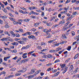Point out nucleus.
<instances>
[{"mask_svg": "<svg viewBox=\"0 0 79 79\" xmlns=\"http://www.w3.org/2000/svg\"><path fill=\"white\" fill-rule=\"evenodd\" d=\"M71 46H69L67 50L69 51H70L71 50Z\"/></svg>", "mask_w": 79, "mask_h": 79, "instance_id": "obj_26", "label": "nucleus"}, {"mask_svg": "<svg viewBox=\"0 0 79 79\" xmlns=\"http://www.w3.org/2000/svg\"><path fill=\"white\" fill-rule=\"evenodd\" d=\"M35 70H36V69H35V68L33 69H31V72L30 73V74H34V73H35Z\"/></svg>", "mask_w": 79, "mask_h": 79, "instance_id": "obj_2", "label": "nucleus"}, {"mask_svg": "<svg viewBox=\"0 0 79 79\" xmlns=\"http://www.w3.org/2000/svg\"><path fill=\"white\" fill-rule=\"evenodd\" d=\"M67 69H68V67L65 68V70L63 71V74L65 73L66 71H67Z\"/></svg>", "mask_w": 79, "mask_h": 79, "instance_id": "obj_15", "label": "nucleus"}, {"mask_svg": "<svg viewBox=\"0 0 79 79\" xmlns=\"http://www.w3.org/2000/svg\"><path fill=\"white\" fill-rule=\"evenodd\" d=\"M39 25V23H34V26L35 27H37Z\"/></svg>", "mask_w": 79, "mask_h": 79, "instance_id": "obj_17", "label": "nucleus"}, {"mask_svg": "<svg viewBox=\"0 0 79 79\" xmlns=\"http://www.w3.org/2000/svg\"><path fill=\"white\" fill-rule=\"evenodd\" d=\"M15 36H16V37H20V35H19V34L17 33L16 34Z\"/></svg>", "mask_w": 79, "mask_h": 79, "instance_id": "obj_25", "label": "nucleus"}, {"mask_svg": "<svg viewBox=\"0 0 79 79\" xmlns=\"http://www.w3.org/2000/svg\"><path fill=\"white\" fill-rule=\"evenodd\" d=\"M23 73H24V72H25L27 70V69H23Z\"/></svg>", "mask_w": 79, "mask_h": 79, "instance_id": "obj_63", "label": "nucleus"}, {"mask_svg": "<svg viewBox=\"0 0 79 79\" xmlns=\"http://www.w3.org/2000/svg\"><path fill=\"white\" fill-rule=\"evenodd\" d=\"M11 44L12 45H18V43H17V42H14L12 43H11Z\"/></svg>", "mask_w": 79, "mask_h": 79, "instance_id": "obj_9", "label": "nucleus"}, {"mask_svg": "<svg viewBox=\"0 0 79 79\" xmlns=\"http://www.w3.org/2000/svg\"><path fill=\"white\" fill-rule=\"evenodd\" d=\"M51 20L53 21V19H55V17H52L51 18Z\"/></svg>", "mask_w": 79, "mask_h": 79, "instance_id": "obj_52", "label": "nucleus"}, {"mask_svg": "<svg viewBox=\"0 0 79 79\" xmlns=\"http://www.w3.org/2000/svg\"><path fill=\"white\" fill-rule=\"evenodd\" d=\"M73 65H72L70 66V68H69V71H73Z\"/></svg>", "mask_w": 79, "mask_h": 79, "instance_id": "obj_5", "label": "nucleus"}, {"mask_svg": "<svg viewBox=\"0 0 79 79\" xmlns=\"http://www.w3.org/2000/svg\"><path fill=\"white\" fill-rule=\"evenodd\" d=\"M51 65H52V64L51 63H49L48 64H46V66H50Z\"/></svg>", "mask_w": 79, "mask_h": 79, "instance_id": "obj_58", "label": "nucleus"}, {"mask_svg": "<svg viewBox=\"0 0 79 79\" xmlns=\"http://www.w3.org/2000/svg\"><path fill=\"white\" fill-rule=\"evenodd\" d=\"M21 40H23V41L26 42V41L28 40V39L26 38H22Z\"/></svg>", "mask_w": 79, "mask_h": 79, "instance_id": "obj_4", "label": "nucleus"}, {"mask_svg": "<svg viewBox=\"0 0 79 79\" xmlns=\"http://www.w3.org/2000/svg\"><path fill=\"white\" fill-rule=\"evenodd\" d=\"M31 33L29 32H27V34H28V35H31Z\"/></svg>", "mask_w": 79, "mask_h": 79, "instance_id": "obj_61", "label": "nucleus"}, {"mask_svg": "<svg viewBox=\"0 0 79 79\" xmlns=\"http://www.w3.org/2000/svg\"><path fill=\"white\" fill-rule=\"evenodd\" d=\"M66 20L68 22L70 21L71 20V19L70 17H69V18H67Z\"/></svg>", "mask_w": 79, "mask_h": 79, "instance_id": "obj_14", "label": "nucleus"}, {"mask_svg": "<svg viewBox=\"0 0 79 79\" xmlns=\"http://www.w3.org/2000/svg\"><path fill=\"white\" fill-rule=\"evenodd\" d=\"M34 51H31L30 52H29L28 53V54H32V53H34Z\"/></svg>", "mask_w": 79, "mask_h": 79, "instance_id": "obj_55", "label": "nucleus"}, {"mask_svg": "<svg viewBox=\"0 0 79 79\" xmlns=\"http://www.w3.org/2000/svg\"><path fill=\"white\" fill-rule=\"evenodd\" d=\"M47 44L45 43H44L43 42L41 43V45H46Z\"/></svg>", "mask_w": 79, "mask_h": 79, "instance_id": "obj_42", "label": "nucleus"}, {"mask_svg": "<svg viewBox=\"0 0 79 79\" xmlns=\"http://www.w3.org/2000/svg\"><path fill=\"white\" fill-rule=\"evenodd\" d=\"M60 45V43H57V44H54V47H56V46H58V45Z\"/></svg>", "mask_w": 79, "mask_h": 79, "instance_id": "obj_27", "label": "nucleus"}, {"mask_svg": "<svg viewBox=\"0 0 79 79\" xmlns=\"http://www.w3.org/2000/svg\"><path fill=\"white\" fill-rule=\"evenodd\" d=\"M79 10V7H76L75 8V10Z\"/></svg>", "mask_w": 79, "mask_h": 79, "instance_id": "obj_49", "label": "nucleus"}, {"mask_svg": "<svg viewBox=\"0 0 79 79\" xmlns=\"http://www.w3.org/2000/svg\"><path fill=\"white\" fill-rule=\"evenodd\" d=\"M28 38H29V39H35V37L34 36L31 35V36H29Z\"/></svg>", "mask_w": 79, "mask_h": 79, "instance_id": "obj_6", "label": "nucleus"}, {"mask_svg": "<svg viewBox=\"0 0 79 79\" xmlns=\"http://www.w3.org/2000/svg\"><path fill=\"white\" fill-rule=\"evenodd\" d=\"M30 47V46L29 45H27L25 47L26 49H27V48H29Z\"/></svg>", "mask_w": 79, "mask_h": 79, "instance_id": "obj_36", "label": "nucleus"}, {"mask_svg": "<svg viewBox=\"0 0 79 79\" xmlns=\"http://www.w3.org/2000/svg\"><path fill=\"white\" fill-rule=\"evenodd\" d=\"M18 58V57L17 56H16L15 57L13 58V60H16Z\"/></svg>", "mask_w": 79, "mask_h": 79, "instance_id": "obj_48", "label": "nucleus"}, {"mask_svg": "<svg viewBox=\"0 0 79 79\" xmlns=\"http://www.w3.org/2000/svg\"><path fill=\"white\" fill-rule=\"evenodd\" d=\"M32 77H34V75H31V76H29L28 77V79H32Z\"/></svg>", "mask_w": 79, "mask_h": 79, "instance_id": "obj_16", "label": "nucleus"}, {"mask_svg": "<svg viewBox=\"0 0 79 79\" xmlns=\"http://www.w3.org/2000/svg\"><path fill=\"white\" fill-rule=\"evenodd\" d=\"M19 31H20L21 32H23V30L21 29H19Z\"/></svg>", "mask_w": 79, "mask_h": 79, "instance_id": "obj_34", "label": "nucleus"}, {"mask_svg": "<svg viewBox=\"0 0 79 79\" xmlns=\"http://www.w3.org/2000/svg\"><path fill=\"white\" fill-rule=\"evenodd\" d=\"M21 73H16L15 75V76H20V75H21Z\"/></svg>", "mask_w": 79, "mask_h": 79, "instance_id": "obj_21", "label": "nucleus"}, {"mask_svg": "<svg viewBox=\"0 0 79 79\" xmlns=\"http://www.w3.org/2000/svg\"><path fill=\"white\" fill-rule=\"evenodd\" d=\"M46 25L47 26H52V24H51V23H47Z\"/></svg>", "mask_w": 79, "mask_h": 79, "instance_id": "obj_22", "label": "nucleus"}, {"mask_svg": "<svg viewBox=\"0 0 79 79\" xmlns=\"http://www.w3.org/2000/svg\"><path fill=\"white\" fill-rule=\"evenodd\" d=\"M9 15L11 17H14V16L11 14V13H9Z\"/></svg>", "mask_w": 79, "mask_h": 79, "instance_id": "obj_62", "label": "nucleus"}, {"mask_svg": "<svg viewBox=\"0 0 79 79\" xmlns=\"http://www.w3.org/2000/svg\"><path fill=\"white\" fill-rule=\"evenodd\" d=\"M1 74H5L6 72H2L1 73Z\"/></svg>", "mask_w": 79, "mask_h": 79, "instance_id": "obj_38", "label": "nucleus"}, {"mask_svg": "<svg viewBox=\"0 0 79 79\" xmlns=\"http://www.w3.org/2000/svg\"><path fill=\"white\" fill-rule=\"evenodd\" d=\"M1 40H2V41H5V40H6L7 41V38H3V39H1Z\"/></svg>", "mask_w": 79, "mask_h": 79, "instance_id": "obj_13", "label": "nucleus"}, {"mask_svg": "<svg viewBox=\"0 0 79 79\" xmlns=\"http://www.w3.org/2000/svg\"><path fill=\"white\" fill-rule=\"evenodd\" d=\"M64 10H65V11H66V12H67V8L66 7H64Z\"/></svg>", "mask_w": 79, "mask_h": 79, "instance_id": "obj_60", "label": "nucleus"}, {"mask_svg": "<svg viewBox=\"0 0 79 79\" xmlns=\"http://www.w3.org/2000/svg\"><path fill=\"white\" fill-rule=\"evenodd\" d=\"M41 9L43 11H44V10H45V9L44 8V6H43V7H41Z\"/></svg>", "mask_w": 79, "mask_h": 79, "instance_id": "obj_51", "label": "nucleus"}, {"mask_svg": "<svg viewBox=\"0 0 79 79\" xmlns=\"http://www.w3.org/2000/svg\"><path fill=\"white\" fill-rule=\"evenodd\" d=\"M75 39H77V42L79 41V35L76 36L75 38Z\"/></svg>", "mask_w": 79, "mask_h": 79, "instance_id": "obj_12", "label": "nucleus"}, {"mask_svg": "<svg viewBox=\"0 0 79 79\" xmlns=\"http://www.w3.org/2000/svg\"><path fill=\"white\" fill-rule=\"evenodd\" d=\"M42 57L44 58H53V56L51 55V54H48L47 55H44Z\"/></svg>", "mask_w": 79, "mask_h": 79, "instance_id": "obj_1", "label": "nucleus"}, {"mask_svg": "<svg viewBox=\"0 0 79 79\" xmlns=\"http://www.w3.org/2000/svg\"><path fill=\"white\" fill-rule=\"evenodd\" d=\"M51 31V30L50 29L49 30H47L46 33H48V32H50Z\"/></svg>", "mask_w": 79, "mask_h": 79, "instance_id": "obj_57", "label": "nucleus"}, {"mask_svg": "<svg viewBox=\"0 0 79 79\" xmlns=\"http://www.w3.org/2000/svg\"><path fill=\"white\" fill-rule=\"evenodd\" d=\"M60 50H61V48H56V52H57V51H60Z\"/></svg>", "mask_w": 79, "mask_h": 79, "instance_id": "obj_19", "label": "nucleus"}, {"mask_svg": "<svg viewBox=\"0 0 79 79\" xmlns=\"http://www.w3.org/2000/svg\"><path fill=\"white\" fill-rule=\"evenodd\" d=\"M61 37L62 39H66L67 37L66 36V35H65L64 34L62 35Z\"/></svg>", "mask_w": 79, "mask_h": 79, "instance_id": "obj_18", "label": "nucleus"}, {"mask_svg": "<svg viewBox=\"0 0 79 79\" xmlns=\"http://www.w3.org/2000/svg\"><path fill=\"white\" fill-rule=\"evenodd\" d=\"M71 2L72 3H75L76 2V0H72Z\"/></svg>", "mask_w": 79, "mask_h": 79, "instance_id": "obj_47", "label": "nucleus"}, {"mask_svg": "<svg viewBox=\"0 0 79 79\" xmlns=\"http://www.w3.org/2000/svg\"><path fill=\"white\" fill-rule=\"evenodd\" d=\"M41 70H38L37 71H36L35 73L36 74H39V73L40 72Z\"/></svg>", "mask_w": 79, "mask_h": 79, "instance_id": "obj_33", "label": "nucleus"}, {"mask_svg": "<svg viewBox=\"0 0 79 79\" xmlns=\"http://www.w3.org/2000/svg\"><path fill=\"white\" fill-rule=\"evenodd\" d=\"M13 23L14 24H16L17 25H18V22L14 21L13 22Z\"/></svg>", "mask_w": 79, "mask_h": 79, "instance_id": "obj_23", "label": "nucleus"}, {"mask_svg": "<svg viewBox=\"0 0 79 79\" xmlns=\"http://www.w3.org/2000/svg\"><path fill=\"white\" fill-rule=\"evenodd\" d=\"M73 15H77V13L76 12H74L73 13Z\"/></svg>", "mask_w": 79, "mask_h": 79, "instance_id": "obj_39", "label": "nucleus"}, {"mask_svg": "<svg viewBox=\"0 0 79 79\" xmlns=\"http://www.w3.org/2000/svg\"><path fill=\"white\" fill-rule=\"evenodd\" d=\"M72 35L74 36L75 35V32L74 31H71Z\"/></svg>", "mask_w": 79, "mask_h": 79, "instance_id": "obj_32", "label": "nucleus"}, {"mask_svg": "<svg viewBox=\"0 0 79 79\" xmlns=\"http://www.w3.org/2000/svg\"><path fill=\"white\" fill-rule=\"evenodd\" d=\"M22 35L23 36H26V35H27V33H25L22 34Z\"/></svg>", "mask_w": 79, "mask_h": 79, "instance_id": "obj_37", "label": "nucleus"}, {"mask_svg": "<svg viewBox=\"0 0 79 79\" xmlns=\"http://www.w3.org/2000/svg\"><path fill=\"white\" fill-rule=\"evenodd\" d=\"M18 43H19L20 44H24V42L23 41L20 40L18 41Z\"/></svg>", "mask_w": 79, "mask_h": 79, "instance_id": "obj_8", "label": "nucleus"}, {"mask_svg": "<svg viewBox=\"0 0 79 79\" xmlns=\"http://www.w3.org/2000/svg\"><path fill=\"white\" fill-rule=\"evenodd\" d=\"M64 23V21H61L59 23V24H63Z\"/></svg>", "mask_w": 79, "mask_h": 79, "instance_id": "obj_31", "label": "nucleus"}, {"mask_svg": "<svg viewBox=\"0 0 79 79\" xmlns=\"http://www.w3.org/2000/svg\"><path fill=\"white\" fill-rule=\"evenodd\" d=\"M2 10L4 12H5V13H6L7 12V10H6L5 8H4Z\"/></svg>", "mask_w": 79, "mask_h": 79, "instance_id": "obj_29", "label": "nucleus"}, {"mask_svg": "<svg viewBox=\"0 0 79 79\" xmlns=\"http://www.w3.org/2000/svg\"><path fill=\"white\" fill-rule=\"evenodd\" d=\"M10 58V56H6V57H4V60L5 61H7V59H9Z\"/></svg>", "mask_w": 79, "mask_h": 79, "instance_id": "obj_3", "label": "nucleus"}, {"mask_svg": "<svg viewBox=\"0 0 79 79\" xmlns=\"http://www.w3.org/2000/svg\"><path fill=\"white\" fill-rule=\"evenodd\" d=\"M69 23H70L69 22L67 23L65 25V26H68V25Z\"/></svg>", "mask_w": 79, "mask_h": 79, "instance_id": "obj_45", "label": "nucleus"}, {"mask_svg": "<svg viewBox=\"0 0 79 79\" xmlns=\"http://www.w3.org/2000/svg\"><path fill=\"white\" fill-rule=\"evenodd\" d=\"M1 18H2V19H7V17H6V16H2Z\"/></svg>", "mask_w": 79, "mask_h": 79, "instance_id": "obj_20", "label": "nucleus"}, {"mask_svg": "<svg viewBox=\"0 0 79 79\" xmlns=\"http://www.w3.org/2000/svg\"><path fill=\"white\" fill-rule=\"evenodd\" d=\"M8 76H9V78L10 79V77H14V75H9Z\"/></svg>", "mask_w": 79, "mask_h": 79, "instance_id": "obj_46", "label": "nucleus"}, {"mask_svg": "<svg viewBox=\"0 0 79 79\" xmlns=\"http://www.w3.org/2000/svg\"><path fill=\"white\" fill-rule=\"evenodd\" d=\"M16 68H12L11 69H10V71H15V70H16Z\"/></svg>", "mask_w": 79, "mask_h": 79, "instance_id": "obj_41", "label": "nucleus"}, {"mask_svg": "<svg viewBox=\"0 0 79 79\" xmlns=\"http://www.w3.org/2000/svg\"><path fill=\"white\" fill-rule=\"evenodd\" d=\"M37 48H38V49L39 50H40L41 49H42V47L40 46H38L37 47Z\"/></svg>", "mask_w": 79, "mask_h": 79, "instance_id": "obj_28", "label": "nucleus"}, {"mask_svg": "<svg viewBox=\"0 0 79 79\" xmlns=\"http://www.w3.org/2000/svg\"><path fill=\"white\" fill-rule=\"evenodd\" d=\"M9 32L12 34V35H13V37H15V35H15V34L14 33V32L13 31H10Z\"/></svg>", "mask_w": 79, "mask_h": 79, "instance_id": "obj_7", "label": "nucleus"}, {"mask_svg": "<svg viewBox=\"0 0 79 79\" xmlns=\"http://www.w3.org/2000/svg\"><path fill=\"white\" fill-rule=\"evenodd\" d=\"M11 52H13L14 53H16V50H14L12 51H12H11Z\"/></svg>", "mask_w": 79, "mask_h": 79, "instance_id": "obj_54", "label": "nucleus"}, {"mask_svg": "<svg viewBox=\"0 0 79 79\" xmlns=\"http://www.w3.org/2000/svg\"><path fill=\"white\" fill-rule=\"evenodd\" d=\"M26 1L27 3H31V1L29 0H26Z\"/></svg>", "mask_w": 79, "mask_h": 79, "instance_id": "obj_59", "label": "nucleus"}, {"mask_svg": "<svg viewBox=\"0 0 79 79\" xmlns=\"http://www.w3.org/2000/svg\"><path fill=\"white\" fill-rule=\"evenodd\" d=\"M3 2L6 6L7 5H8V2Z\"/></svg>", "mask_w": 79, "mask_h": 79, "instance_id": "obj_35", "label": "nucleus"}, {"mask_svg": "<svg viewBox=\"0 0 79 79\" xmlns=\"http://www.w3.org/2000/svg\"><path fill=\"white\" fill-rule=\"evenodd\" d=\"M74 15H71L70 18L71 19H72L73 18H74Z\"/></svg>", "mask_w": 79, "mask_h": 79, "instance_id": "obj_56", "label": "nucleus"}, {"mask_svg": "<svg viewBox=\"0 0 79 79\" xmlns=\"http://www.w3.org/2000/svg\"><path fill=\"white\" fill-rule=\"evenodd\" d=\"M21 9H22L23 10H25V11H26V10H27L26 9L24 8V7H22V8H20Z\"/></svg>", "mask_w": 79, "mask_h": 79, "instance_id": "obj_50", "label": "nucleus"}, {"mask_svg": "<svg viewBox=\"0 0 79 79\" xmlns=\"http://www.w3.org/2000/svg\"><path fill=\"white\" fill-rule=\"evenodd\" d=\"M79 56V53L75 55V56L74 57V59L77 58V57Z\"/></svg>", "mask_w": 79, "mask_h": 79, "instance_id": "obj_10", "label": "nucleus"}, {"mask_svg": "<svg viewBox=\"0 0 79 79\" xmlns=\"http://www.w3.org/2000/svg\"><path fill=\"white\" fill-rule=\"evenodd\" d=\"M70 2V0H67L66 2L65 3H69V2Z\"/></svg>", "mask_w": 79, "mask_h": 79, "instance_id": "obj_64", "label": "nucleus"}, {"mask_svg": "<svg viewBox=\"0 0 79 79\" xmlns=\"http://www.w3.org/2000/svg\"><path fill=\"white\" fill-rule=\"evenodd\" d=\"M66 12L65 11H64L63 12H61L60 13V14H64V13H66Z\"/></svg>", "mask_w": 79, "mask_h": 79, "instance_id": "obj_44", "label": "nucleus"}, {"mask_svg": "<svg viewBox=\"0 0 79 79\" xmlns=\"http://www.w3.org/2000/svg\"><path fill=\"white\" fill-rule=\"evenodd\" d=\"M60 66L61 67V68H64V66H65V64H63L62 65L61 64H60Z\"/></svg>", "mask_w": 79, "mask_h": 79, "instance_id": "obj_24", "label": "nucleus"}, {"mask_svg": "<svg viewBox=\"0 0 79 79\" xmlns=\"http://www.w3.org/2000/svg\"><path fill=\"white\" fill-rule=\"evenodd\" d=\"M30 21V20L28 19H25L24 21H25V22H28V21Z\"/></svg>", "mask_w": 79, "mask_h": 79, "instance_id": "obj_43", "label": "nucleus"}, {"mask_svg": "<svg viewBox=\"0 0 79 79\" xmlns=\"http://www.w3.org/2000/svg\"><path fill=\"white\" fill-rule=\"evenodd\" d=\"M5 27L6 28H8L10 27V26L9 25H6L5 26Z\"/></svg>", "mask_w": 79, "mask_h": 79, "instance_id": "obj_40", "label": "nucleus"}, {"mask_svg": "<svg viewBox=\"0 0 79 79\" xmlns=\"http://www.w3.org/2000/svg\"><path fill=\"white\" fill-rule=\"evenodd\" d=\"M44 12H42V13H41V16H44Z\"/></svg>", "mask_w": 79, "mask_h": 79, "instance_id": "obj_53", "label": "nucleus"}, {"mask_svg": "<svg viewBox=\"0 0 79 79\" xmlns=\"http://www.w3.org/2000/svg\"><path fill=\"white\" fill-rule=\"evenodd\" d=\"M60 60H57L54 62V63H58V62H60Z\"/></svg>", "mask_w": 79, "mask_h": 79, "instance_id": "obj_30", "label": "nucleus"}, {"mask_svg": "<svg viewBox=\"0 0 79 79\" xmlns=\"http://www.w3.org/2000/svg\"><path fill=\"white\" fill-rule=\"evenodd\" d=\"M50 53H56V51L53 50H51L49 51Z\"/></svg>", "mask_w": 79, "mask_h": 79, "instance_id": "obj_11", "label": "nucleus"}]
</instances>
